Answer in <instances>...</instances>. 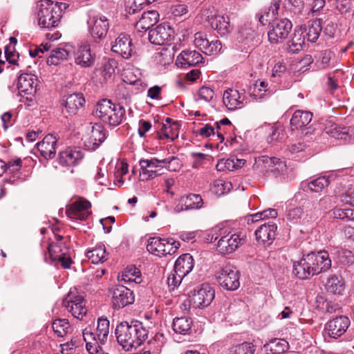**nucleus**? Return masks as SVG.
<instances>
[{"instance_id":"nucleus-1","label":"nucleus","mask_w":354,"mask_h":354,"mask_svg":"<svg viewBox=\"0 0 354 354\" xmlns=\"http://www.w3.org/2000/svg\"><path fill=\"white\" fill-rule=\"evenodd\" d=\"M115 335L122 349L130 351L136 349L147 339L148 330L139 321L122 322L116 326Z\"/></svg>"},{"instance_id":"nucleus-2","label":"nucleus","mask_w":354,"mask_h":354,"mask_svg":"<svg viewBox=\"0 0 354 354\" xmlns=\"http://www.w3.org/2000/svg\"><path fill=\"white\" fill-rule=\"evenodd\" d=\"M125 109L120 104L112 103L110 100L104 99L97 103L95 115L110 127L120 124L125 118Z\"/></svg>"},{"instance_id":"nucleus-3","label":"nucleus","mask_w":354,"mask_h":354,"mask_svg":"<svg viewBox=\"0 0 354 354\" xmlns=\"http://www.w3.org/2000/svg\"><path fill=\"white\" fill-rule=\"evenodd\" d=\"M38 24L44 28L57 27L62 17V9L58 3L52 0H41L39 5Z\"/></svg>"},{"instance_id":"nucleus-4","label":"nucleus","mask_w":354,"mask_h":354,"mask_svg":"<svg viewBox=\"0 0 354 354\" xmlns=\"http://www.w3.org/2000/svg\"><path fill=\"white\" fill-rule=\"evenodd\" d=\"M218 231L221 237L216 244V249L222 254H231L245 243V234L221 229Z\"/></svg>"},{"instance_id":"nucleus-5","label":"nucleus","mask_w":354,"mask_h":354,"mask_svg":"<svg viewBox=\"0 0 354 354\" xmlns=\"http://www.w3.org/2000/svg\"><path fill=\"white\" fill-rule=\"evenodd\" d=\"M214 296V290L212 287L208 284H202L190 292L189 305L194 308H206L212 302Z\"/></svg>"},{"instance_id":"nucleus-6","label":"nucleus","mask_w":354,"mask_h":354,"mask_svg":"<svg viewBox=\"0 0 354 354\" xmlns=\"http://www.w3.org/2000/svg\"><path fill=\"white\" fill-rule=\"evenodd\" d=\"M221 286L227 290H235L240 286L239 272L232 265L222 267L216 274Z\"/></svg>"},{"instance_id":"nucleus-7","label":"nucleus","mask_w":354,"mask_h":354,"mask_svg":"<svg viewBox=\"0 0 354 354\" xmlns=\"http://www.w3.org/2000/svg\"><path fill=\"white\" fill-rule=\"evenodd\" d=\"M268 32V40L272 44H279L287 38L292 28L291 21L287 18L273 20Z\"/></svg>"},{"instance_id":"nucleus-8","label":"nucleus","mask_w":354,"mask_h":354,"mask_svg":"<svg viewBox=\"0 0 354 354\" xmlns=\"http://www.w3.org/2000/svg\"><path fill=\"white\" fill-rule=\"evenodd\" d=\"M174 37V30L168 23L161 24L149 30V41L155 45H164L170 42Z\"/></svg>"},{"instance_id":"nucleus-9","label":"nucleus","mask_w":354,"mask_h":354,"mask_svg":"<svg viewBox=\"0 0 354 354\" xmlns=\"http://www.w3.org/2000/svg\"><path fill=\"white\" fill-rule=\"evenodd\" d=\"M62 305L77 319H82L86 314V302L81 295L70 292L63 299Z\"/></svg>"},{"instance_id":"nucleus-10","label":"nucleus","mask_w":354,"mask_h":354,"mask_svg":"<svg viewBox=\"0 0 354 354\" xmlns=\"http://www.w3.org/2000/svg\"><path fill=\"white\" fill-rule=\"evenodd\" d=\"M91 207V203L88 200L78 197L77 201L73 202L66 208V214L72 219L85 221L91 214L89 210Z\"/></svg>"},{"instance_id":"nucleus-11","label":"nucleus","mask_w":354,"mask_h":354,"mask_svg":"<svg viewBox=\"0 0 354 354\" xmlns=\"http://www.w3.org/2000/svg\"><path fill=\"white\" fill-rule=\"evenodd\" d=\"M88 24L89 32L95 41H100L105 39L109 28V23L106 17L102 15L93 17Z\"/></svg>"},{"instance_id":"nucleus-12","label":"nucleus","mask_w":354,"mask_h":354,"mask_svg":"<svg viewBox=\"0 0 354 354\" xmlns=\"http://www.w3.org/2000/svg\"><path fill=\"white\" fill-rule=\"evenodd\" d=\"M134 301L132 290L122 285L117 286L113 292L112 303L114 309H120Z\"/></svg>"},{"instance_id":"nucleus-13","label":"nucleus","mask_w":354,"mask_h":354,"mask_svg":"<svg viewBox=\"0 0 354 354\" xmlns=\"http://www.w3.org/2000/svg\"><path fill=\"white\" fill-rule=\"evenodd\" d=\"M194 44L207 55L217 54L222 48L221 42L219 40L209 41L207 35L201 32L194 35Z\"/></svg>"},{"instance_id":"nucleus-14","label":"nucleus","mask_w":354,"mask_h":354,"mask_svg":"<svg viewBox=\"0 0 354 354\" xmlns=\"http://www.w3.org/2000/svg\"><path fill=\"white\" fill-rule=\"evenodd\" d=\"M140 165L142 170V173L140 174L142 180H147L161 175L162 174L161 170L164 168L161 160L156 158L150 160H140Z\"/></svg>"},{"instance_id":"nucleus-15","label":"nucleus","mask_w":354,"mask_h":354,"mask_svg":"<svg viewBox=\"0 0 354 354\" xmlns=\"http://www.w3.org/2000/svg\"><path fill=\"white\" fill-rule=\"evenodd\" d=\"M286 9L281 0H272L270 6L265 10L264 14H261L259 17V22L265 26L270 21L279 19L277 17H287Z\"/></svg>"},{"instance_id":"nucleus-16","label":"nucleus","mask_w":354,"mask_h":354,"mask_svg":"<svg viewBox=\"0 0 354 354\" xmlns=\"http://www.w3.org/2000/svg\"><path fill=\"white\" fill-rule=\"evenodd\" d=\"M350 324L346 316L341 315L329 320L326 325V329L330 337L337 339L346 333Z\"/></svg>"},{"instance_id":"nucleus-17","label":"nucleus","mask_w":354,"mask_h":354,"mask_svg":"<svg viewBox=\"0 0 354 354\" xmlns=\"http://www.w3.org/2000/svg\"><path fill=\"white\" fill-rule=\"evenodd\" d=\"M277 229V225L272 221L261 224L254 233L257 241L263 245H270L275 239Z\"/></svg>"},{"instance_id":"nucleus-18","label":"nucleus","mask_w":354,"mask_h":354,"mask_svg":"<svg viewBox=\"0 0 354 354\" xmlns=\"http://www.w3.org/2000/svg\"><path fill=\"white\" fill-rule=\"evenodd\" d=\"M111 50L124 59L130 58L133 53V44L130 37L124 33L119 35L111 46Z\"/></svg>"},{"instance_id":"nucleus-19","label":"nucleus","mask_w":354,"mask_h":354,"mask_svg":"<svg viewBox=\"0 0 354 354\" xmlns=\"http://www.w3.org/2000/svg\"><path fill=\"white\" fill-rule=\"evenodd\" d=\"M308 257L313 267V273L315 275L328 270L331 267V261L327 252L320 251L317 253H308Z\"/></svg>"},{"instance_id":"nucleus-20","label":"nucleus","mask_w":354,"mask_h":354,"mask_svg":"<svg viewBox=\"0 0 354 354\" xmlns=\"http://www.w3.org/2000/svg\"><path fill=\"white\" fill-rule=\"evenodd\" d=\"M203 201L199 194H189L183 196L179 200L178 204L175 207L176 212L184 210L198 209L203 207Z\"/></svg>"},{"instance_id":"nucleus-21","label":"nucleus","mask_w":354,"mask_h":354,"mask_svg":"<svg viewBox=\"0 0 354 354\" xmlns=\"http://www.w3.org/2000/svg\"><path fill=\"white\" fill-rule=\"evenodd\" d=\"M57 138L53 134L46 135L37 143V149L45 159H52L56 153Z\"/></svg>"},{"instance_id":"nucleus-22","label":"nucleus","mask_w":354,"mask_h":354,"mask_svg":"<svg viewBox=\"0 0 354 354\" xmlns=\"http://www.w3.org/2000/svg\"><path fill=\"white\" fill-rule=\"evenodd\" d=\"M308 254L304 255L299 261L294 262L293 274L299 279H308L314 276Z\"/></svg>"},{"instance_id":"nucleus-23","label":"nucleus","mask_w":354,"mask_h":354,"mask_svg":"<svg viewBox=\"0 0 354 354\" xmlns=\"http://www.w3.org/2000/svg\"><path fill=\"white\" fill-rule=\"evenodd\" d=\"M84 157L83 152L79 148L68 147L59 153V162L63 166L77 165Z\"/></svg>"},{"instance_id":"nucleus-24","label":"nucleus","mask_w":354,"mask_h":354,"mask_svg":"<svg viewBox=\"0 0 354 354\" xmlns=\"http://www.w3.org/2000/svg\"><path fill=\"white\" fill-rule=\"evenodd\" d=\"M243 93H240L237 90L229 88L226 90L223 96V104L230 111H234L243 106Z\"/></svg>"},{"instance_id":"nucleus-25","label":"nucleus","mask_w":354,"mask_h":354,"mask_svg":"<svg viewBox=\"0 0 354 354\" xmlns=\"http://www.w3.org/2000/svg\"><path fill=\"white\" fill-rule=\"evenodd\" d=\"M353 129L348 127H340L335 123L329 122L325 127L324 132L329 136L337 140H342L344 142H350L351 132Z\"/></svg>"},{"instance_id":"nucleus-26","label":"nucleus","mask_w":354,"mask_h":354,"mask_svg":"<svg viewBox=\"0 0 354 354\" xmlns=\"http://www.w3.org/2000/svg\"><path fill=\"white\" fill-rule=\"evenodd\" d=\"M37 77L30 73H23L18 77L17 88L19 93L32 95L35 93Z\"/></svg>"},{"instance_id":"nucleus-27","label":"nucleus","mask_w":354,"mask_h":354,"mask_svg":"<svg viewBox=\"0 0 354 354\" xmlns=\"http://www.w3.org/2000/svg\"><path fill=\"white\" fill-rule=\"evenodd\" d=\"M203 59L201 54L196 50H186L181 52L178 57L176 64L181 67L194 66L202 63Z\"/></svg>"},{"instance_id":"nucleus-28","label":"nucleus","mask_w":354,"mask_h":354,"mask_svg":"<svg viewBox=\"0 0 354 354\" xmlns=\"http://www.w3.org/2000/svg\"><path fill=\"white\" fill-rule=\"evenodd\" d=\"M160 15L156 10L144 12L136 24L138 31H147L154 26L159 20Z\"/></svg>"},{"instance_id":"nucleus-29","label":"nucleus","mask_w":354,"mask_h":354,"mask_svg":"<svg viewBox=\"0 0 354 354\" xmlns=\"http://www.w3.org/2000/svg\"><path fill=\"white\" fill-rule=\"evenodd\" d=\"M211 27L216 30L221 36L227 35L230 32V17L227 15H214L209 19Z\"/></svg>"},{"instance_id":"nucleus-30","label":"nucleus","mask_w":354,"mask_h":354,"mask_svg":"<svg viewBox=\"0 0 354 354\" xmlns=\"http://www.w3.org/2000/svg\"><path fill=\"white\" fill-rule=\"evenodd\" d=\"M194 268V259L190 254H183L180 255L175 262L174 272H178V274L185 277Z\"/></svg>"},{"instance_id":"nucleus-31","label":"nucleus","mask_w":354,"mask_h":354,"mask_svg":"<svg viewBox=\"0 0 354 354\" xmlns=\"http://www.w3.org/2000/svg\"><path fill=\"white\" fill-rule=\"evenodd\" d=\"M94 61L88 46H80L75 53V62L82 67H91L93 65Z\"/></svg>"},{"instance_id":"nucleus-32","label":"nucleus","mask_w":354,"mask_h":354,"mask_svg":"<svg viewBox=\"0 0 354 354\" xmlns=\"http://www.w3.org/2000/svg\"><path fill=\"white\" fill-rule=\"evenodd\" d=\"M303 28H296L288 41V50L292 53H297L303 49L305 44V35Z\"/></svg>"},{"instance_id":"nucleus-33","label":"nucleus","mask_w":354,"mask_h":354,"mask_svg":"<svg viewBox=\"0 0 354 354\" xmlns=\"http://www.w3.org/2000/svg\"><path fill=\"white\" fill-rule=\"evenodd\" d=\"M85 100L82 93H73L67 96L65 100V107L67 112L73 115L77 113L80 108L82 107Z\"/></svg>"},{"instance_id":"nucleus-34","label":"nucleus","mask_w":354,"mask_h":354,"mask_svg":"<svg viewBox=\"0 0 354 354\" xmlns=\"http://www.w3.org/2000/svg\"><path fill=\"white\" fill-rule=\"evenodd\" d=\"M312 117L313 114L310 111L297 110L290 119L291 127L296 129H302L310 122Z\"/></svg>"},{"instance_id":"nucleus-35","label":"nucleus","mask_w":354,"mask_h":354,"mask_svg":"<svg viewBox=\"0 0 354 354\" xmlns=\"http://www.w3.org/2000/svg\"><path fill=\"white\" fill-rule=\"evenodd\" d=\"M109 334V320L107 318L100 317L97 320L95 332H93L94 340H98L101 344H105Z\"/></svg>"},{"instance_id":"nucleus-36","label":"nucleus","mask_w":354,"mask_h":354,"mask_svg":"<svg viewBox=\"0 0 354 354\" xmlns=\"http://www.w3.org/2000/svg\"><path fill=\"white\" fill-rule=\"evenodd\" d=\"M83 338L86 343V350L90 354H102V345L98 340H94L93 332L91 328H86L83 332Z\"/></svg>"},{"instance_id":"nucleus-37","label":"nucleus","mask_w":354,"mask_h":354,"mask_svg":"<svg viewBox=\"0 0 354 354\" xmlns=\"http://www.w3.org/2000/svg\"><path fill=\"white\" fill-rule=\"evenodd\" d=\"M330 184L328 177L320 176L309 182H303L301 186L304 191L319 192Z\"/></svg>"},{"instance_id":"nucleus-38","label":"nucleus","mask_w":354,"mask_h":354,"mask_svg":"<svg viewBox=\"0 0 354 354\" xmlns=\"http://www.w3.org/2000/svg\"><path fill=\"white\" fill-rule=\"evenodd\" d=\"M192 326V319L185 316L176 317L173 320L172 328L176 333L180 335L189 334L191 331Z\"/></svg>"},{"instance_id":"nucleus-39","label":"nucleus","mask_w":354,"mask_h":354,"mask_svg":"<svg viewBox=\"0 0 354 354\" xmlns=\"http://www.w3.org/2000/svg\"><path fill=\"white\" fill-rule=\"evenodd\" d=\"M106 132L100 123H95L91 128L89 142L93 144V149L97 147L106 139Z\"/></svg>"},{"instance_id":"nucleus-40","label":"nucleus","mask_w":354,"mask_h":354,"mask_svg":"<svg viewBox=\"0 0 354 354\" xmlns=\"http://www.w3.org/2000/svg\"><path fill=\"white\" fill-rule=\"evenodd\" d=\"M267 354H280L288 348V343L283 339H274L264 345Z\"/></svg>"},{"instance_id":"nucleus-41","label":"nucleus","mask_w":354,"mask_h":354,"mask_svg":"<svg viewBox=\"0 0 354 354\" xmlns=\"http://www.w3.org/2000/svg\"><path fill=\"white\" fill-rule=\"evenodd\" d=\"M306 31V38L308 41L315 42L319 37L322 30V20L316 19L309 22L307 28H303Z\"/></svg>"},{"instance_id":"nucleus-42","label":"nucleus","mask_w":354,"mask_h":354,"mask_svg":"<svg viewBox=\"0 0 354 354\" xmlns=\"http://www.w3.org/2000/svg\"><path fill=\"white\" fill-rule=\"evenodd\" d=\"M165 239L160 237L150 238L147 245V251L158 257L165 256Z\"/></svg>"},{"instance_id":"nucleus-43","label":"nucleus","mask_w":354,"mask_h":354,"mask_svg":"<svg viewBox=\"0 0 354 354\" xmlns=\"http://www.w3.org/2000/svg\"><path fill=\"white\" fill-rule=\"evenodd\" d=\"M107 256L105 246L102 244L97 245L86 252V257L95 264L104 262L107 259Z\"/></svg>"},{"instance_id":"nucleus-44","label":"nucleus","mask_w":354,"mask_h":354,"mask_svg":"<svg viewBox=\"0 0 354 354\" xmlns=\"http://www.w3.org/2000/svg\"><path fill=\"white\" fill-rule=\"evenodd\" d=\"M140 271L135 266L127 267L121 274L118 275L119 280L124 282H135L136 283L140 281Z\"/></svg>"},{"instance_id":"nucleus-45","label":"nucleus","mask_w":354,"mask_h":354,"mask_svg":"<svg viewBox=\"0 0 354 354\" xmlns=\"http://www.w3.org/2000/svg\"><path fill=\"white\" fill-rule=\"evenodd\" d=\"M326 288L328 292L334 295H341L344 290L342 279L336 275L331 276L327 280Z\"/></svg>"},{"instance_id":"nucleus-46","label":"nucleus","mask_w":354,"mask_h":354,"mask_svg":"<svg viewBox=\"0 0 354 354\" xmlns=\"http://www.w3.org/2000/svg\"><path fill=\"white\" fill-rule=\"evenodd\" d=\"M48 251L51 260L55 261L68 253V248L62 243H51L48 246Z\"/></svg>"},{"instance_id":"nucleus-47","label":"nucleus","mask_w":354,"mask_h":354,"mask_svg":"<svg viewBox=\"0 0 354 354\" xmlns=\"http://www.w3.org/2000/svg\"><path fill=\"white\" fill-rule=\"evenodd\" d=\"M68 56V51L63 48H56L51 50L50 55L47 59L48 65H57L60 61L67 59Z\"/></svg>"},{"instance_id":"nucleus-48","label":"nucleus","mask_w":354,"mask_h":354,"mask_svg":"<svg viewBox=\"0 0 354 354\" xmlns=\"http://www.w3.org/2000/svg\"><path fill=\"white\" fill-rule=\"evenodd\" d=\"M255 351V346L252 343L245 342L230 348L225 354H254Z\"/></svg>"},{"instance_id":"nucleus-49","label":"nucleus","mask_w":354,"mask_h":354,"mask_svg":"<svg viewBox=\"0 0 354 354\" xmlns=\"http://www.w3.org/2000/svg\"><path fill=\"white\" fill-rule=\"evenodd\" d=\"M53 331L59 337H64L70 332L71 326L65 319H55L52 324Z\"/></svg>"},{"instance_id":"nucleus-50","label":"nucleus","mask_w":354,"mask_h":354,"mask_svg":"<svg viewBox=\"0 0 354 354\" xmlns=\"http://www.w3.org/2000/svg\"><path fill=\"white\" fill-rule=\"evenodd\" d=\"M178 124L174 122L172 124H163L160 131L165 138L174 140L178 136Z\"/></svg>"},{"instance_id":"nucleus-51","label":"nucleus","mask_w":354,"mask_h":354,"mask_svg":"<svg viewBox=\"0 0 354 354\" xmlns=\"http://www.w3.org/2000/svg\"><path fill=\"white\" fill-rule=\"evenodd\" d=\"M262 161L269 168H271V171L282 170L286 166L283 161L275 157L270 158L268 156H263Z\"/></svg>"},{"instance_id":"nucleus-52","label":"nucleus","mask_w":354,"mask_h":354,"mask_svg":"<svg viewBox=\"0 0 354 354\" xmlns=\"http://www.w3.org/2000/svg\"><path fill=\"white\" fill-rule=\"evenodd\" d=\"M145 6L143 0H127L125 3V11L129 15H133Z\"/></svg>"},{"instance_id":"nucleus-53","label":"nucleus","mask_w":354,"mask_h":354,"mask_svg":"<svg viewBox=\"0 0 354 354\" xmlns=\"http://www.w3.org/2000/svg\"><path fill=\"white\" fill-rule=\"evenodd\" d=\"M161 162L164 167L171 171H178L181 167L180 160L176 156H170L167 158L162 159Z\"/></svg>"},{"instance_id":"nucleus-54","label":"nucleus","mask_w":354,"mask_h":354,"mask_svg":"<svg viewBox=\"0 0 354 354\" xmlns=\"http://www.w3.org/2000/svg\"><path fill=\"white\" fill-rule=\"evenodd\" d=\"M338 259L344 266H352L354 264V254L351 250H341L338 252Z\"/></svg>"},{"instance_id":"nucleus-55","label":"nucleus","mask_w":354,"mask_h":354,"mask_svg":"<svg viewBox=\"0 0 354 354\" xmlns=\"http://www.w3.org/2000/svg\"><path fill=\"white\" fill-rule=\"evenodd\" d=\"M5 57L6 60L12 64L18 65L17 59H19V53L16 54L15 46L8 45L5 47Z\"/></svg>"},{"instance_id":"nucleus-56","label":"nucleus","mask_w":354,"mask_h":354,"mask_svg":"<svg viewBox=\"0 0 354 354\" xmlns=\"http://www.w3.org/2000/svg\"><path fill=\"white\" fill-rule=\"evenodd\" d=\"M231 185L229 183H225L222 180H216L214 182L212 191L218 196L224 194L226 192V189H230Z\"/></svg>"},{"instance_id":"nucleus-57","label":"nucleus","mask_w":354,"mask_h":354,"mask_svg":"<svg viewBox=\"0 0 354 354\" xmlns=\"http://www.w3.org/2000/svg\"><path fill=\"white\" fill-rule=\"evenodd\" d=\"M164 245L165 248V256L174 254L180 246V243L173 239H165Z\"/></svg>"},{"instance_id":"nucleus-58","label":"nucleus","mask_w":354,"mask_h":354,"mask_svg":"<svg viewBox=\"0 0 354 354\" xmlns=\"http://www.w3.org/2000/svg\"><path fill=\"white\" fill-rule=\"evenodd\" d=\"M303 214V209L300 207H297L288 210L286 218L290 222L297 223L301 218Z\"/></svg>"},{"instance_id":"nucleus-59","label":"nucleus","mask_w":354,"mask_h":354,"mask_svg":"<svg viewBox=\"0 0 354 354\" xmlns=\"http://www.w3.org/2000/svg\"><path fill=\"white\" fill-rule=\"evenodd\" d=\"M336 8L341 14H346L351 11L353 3L351 0H337Z\"/></svg>"},{"instance_id":"nucleus-60","label":"nucleus","mask_w":354,"mask_h":354,"mask_svg":"<svg viewBox=\"0 0 354 354\" xmlns=\"http://www.w3.org/2000/svg\"><path fill=\"white\" fill-rule=\"evenodd\" d=\"M115 74V68L110 62H106L101 69V75L104 81L111 79Z\"/></svg>"},{"instance_id":"nucleus-61","label":"nucleus","mask_w":354,"mask_h":354,"mask_svg":"<svg viewBox=\"0 0 354 354\" xmlns=\"http://www.w3.org/2000/svg\"><path fill=\"white\" fill-rule=\"evenodd\" d=\"M161 343L156 339H150L148 342V345L145 347V350L149 353L152 354V352H156L155 354H160L161 351Z\"/></svg>"},{"instance_id":"nucleus-62","label":"nucleus","mask_w":354,"mask_h":354,"mask_svg":"<svg viewBox=\"0 0 354 354\" xmlns=\"http://www.w3.org/2000/svg\"><path fill=\"white\" fill-rule=\"evenodd\" d=\"M214 95V91L209 87L203 86L198 91V96L205 102H210Z\"/></svg>"},{"instance_id":"nucleus-63","label":"nucleus","mask_w":354,"mask_h":354,"mask_svg":"<svg viewBox=\"0 0 354 354\" xmlns=\"http://www.w3.org/2000/svg\"><path fill=\"white\" fill-rule=\"evenodd\" d=\"M178 272H171L169 277H167V283L169 286H173V288L178 286L183 279L185 277L184 276H181L178 274Z\"/></svg>"},{"instance_id":"nucleus-64","label":"nucleus","mask_w":354,"mask_h":354,"mask_svg":"<svg viewBox=\"0 0 354 354\" xmlns=\"http://www.w3.org/2000/svg\"><path fill=\"white\" fill-rule=\"evenodd\" d=\"M198 133L203 138H208L211 136H215L216 131L214 127H212L210 124H207L198 129Z\"/></svg>"}]
</instances>
